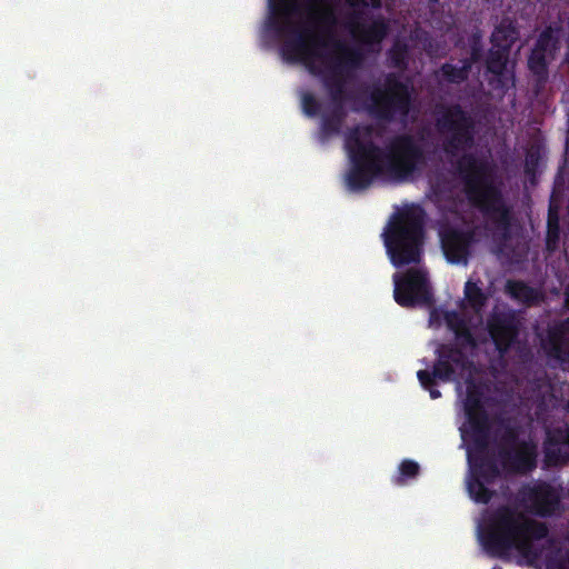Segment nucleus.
I'll use <instances>...</instances> for the list:
<instances>
[{
  "instance_id": "obj_1",
  "label": "nucleus",
  "mask_w": 569,
  "mask_h": 569,
  "mask_svg": "<svg viewBox=\"0 0 569 569\" xmlns=\"http://www.w3.org/2000/svg\"><path fill=\"white\" fill-rule=\"evenodd\" d=\"M306 10V20L292 21L291 17L301 13L296 0H269L266 29L282 40L281 54L286 61L301 62L310 73L320 77L322 84L339 83L341 90H347L351 71L365 59L363 52L333 38L337 18L331 9L318 8L316 0H308Z\"/></svg>"
},
{
  "instance_id": "obj_2",
  "label": "nucleus",
  "mask_w": 569,
  "mask_h": 569,
  "mask_svg": "<svg viewBox=\"0 0 569 569\" xmlns=\"http://www.w3.org/2000/svg\"><path fill=\"white\" fill-rule=\"evenodd\" d=\"M463 410L467 427L462 429L472 448L468 451L469 477L467 489L472 500L488 503L495 491L488 486L507 473L526 475L537 467V448L532 442L520 440L519 432L506 426L497 442L496 457L489 453L491 423L483 406V389L473 379H468Z\"/></svg>"
},
{
  "instance_id": "obj_3",
  "label": "nucleus",
  "mask_w": 569,
  "mask_h": 569,
  "mask_svg": "<svg viewBox=\"0 0 569 569\" xmlns=\"http://www.w3.org/2000/svg\"><path fill=\"white\" fill-rule=\"evenodd\" d=\"M371 133L370 126H355L346 133L345 148L351 162L347 173L350 190H366L378 178L408 181L426 164L425 150L413 136L397 134L381 148L373 142Z\"/></svg>"
},
{
  "instance_id": "obj_4",
  "label": "nucleus",
  "mask_w": 569,
  "mask_h": 569,
  "mask_svg": "<svg viewBox=\"0 0 569 569\" xmlns=\"http://www.w3.org/2000/svg\"><path fill=\"white\" fill-rule=\"evenodd\" d=\"M548 535L546 523L527 517L513 507L502 505L487 516L480 540L491 557L503 559L511 550H516L528 563H533L542 553L535 542Z\"/></svg>"
},
{
  "instance_id": "obj_5",
  "label": "nucleus",
  "mask_w": 569,
  "mask_h": 569,
  "mask_svg": "<svg viewBox=\"0 0 569 569\" xmlns=\"http://www.w3.org/2000/svg\"><path fill=\"white\" fill-rule=\"evenodd\" d=\"M456 169L470 204L493 224L503 240L509 239L511 208L507 204L500 188L492 182L487 162L478 159L473 153H463L457 160Z\"/></svg>"
},
{
  "instance_id": "obj_6",
  "label": "nucleus",
  "mask_w": 569,
  "mask_h": 569,
  "mask_svg": "<svg viewBox=\"0 0 569 569\" xmlns=\"http://www.w3.org/2000/svg\"><path fill=\"white\" fill-rule=\"evenodd\" d=\"M448 326L455 333V341L439 343L435 353L437 356L432 371L419 370L417 378L421 387L427 390L431 399L441 397L437 388V380L449 382L459 381L471 372L473 362L463 351L465 348H475L476 339L466 321L457 313L448 318Z\"/></svg>"
},
{
  "instance_id": "obj_7",
  "label": "nucleus",
  "mask_w": 569,
  "mask_h": 569,
  "mask_svg": "<svg viewBox=\"0 0 569 569\" xmlns=\"http://www.w3.org/2000/svg\"><path fill=\"white\" fill-rule=\"evenodd\" d=\"M423 211L406 209L395 213L385 232L383 242L391 263L401 268L419 263L423 253Z\"/></svg>"
},
{
  "instance_id": "obj_8",
  "label": "nucleus",
  "mask_w": 569,
  "mask_h": 569,
  "mask_svg": "<svg viewBox=\"0 0 569 569\" xmlns=\"http://www.w3.org/2000/svg\"><path fill=\"white\" fill-rule=\"evenodd\" d=\"M415 89L409 80H402L401 74L389 72L383 82L375 87L369 96L368 112L385 122L406 120L413 107Z\"/></svg>"
},
{
  "instance_id": "obj_9",
  "label": "nucleus",
  "mask_w": 569,
  "mask_h": 569,
  "mask_svg": "<svg viewBox=\"0 0 569 569\" xmlns=\"http://www.w3.org/2000/svg\"><path fill=\"white\" fill-rule=\"evenodd\" d=\"M440 133H447L442 149L448 157L471 149L475 144V121L459 103L441 106L436 120Z\"/></svg>"
},
{
  "instance_id": "obj_10",
  "label": "nucleus",
  "mask_w": 569,
  "mask_h": 569,
  "mask_svg": "<svg viewBox=\"0 0 569 569\" xmlns=\"http://www.w3.org/2000/svg\"><path fill=\"white\" fill-rule=\"evenodd\" d=\"M395 301L405 308L418 305H430L433 301L427 272L420 269H408L405 273L393 274Z\"/></svg>"
},
{
  "instance_id": "obj_11",
  "label": "nucleus",
  "mask_w": 569,
  "mask_h": 569,
  "mask_svg": "<svg viewBox=\"0 0 569 569\" xmlns=\"http://www.w3.org/2000/svg\"><path fill=\"white\" fill-rule=\"evenodd\" d=\"M561 27L547 26L538 36L528 57V69L538 84H545L549 77V64L560 49Z\"/></svg>"
},
{
  "instance_id": "obj_12",
  "label": "nucleus",
  "mask_w": 569,
  "mask_h": 569,
  "mask_svg": "<svg viewBox=\"0 0 569 569\" xmlns=\"http://www.w3.org/2000/svg\"><path fill=\"white\" fill-rule=\"evenodd\" d=\"M330 99V108L323 112L320 121V136L323 140L341 133L348 116L346 102L351 100L347 90H341L339 83L322 84Z\"/></svg>"
},
{
  "instance_id": "obj_13",
  "label": "nucleus",
  "mask_w": 569,
  "mask_h": 569,
  "mask_svg": "<svg viewBox=\"0 0 569 569\" xmlns=\"http://www.w3.org/2000/svg\"><path fill=\"white\" fill-rule=\"evenodd\" d=\"M519 496L530 512L539 517H550L560 509V493L547 481H537L522 487Z\"/></svg>"
},
{
  "instance_id": "obj_14",
  "label": "nucleus",
  "mask_w": 569,
  "mask_h": 569,
  "mask_svg": "<svg viewBox=\"0 0 569 569\" xmlns=\"http://www.w3.org/2000/svg\"><path fill=\"white\" fill-rule=\"evenodd\" d=\"M487 330L498 352L505 355L518 340L520 321L512 310L493 311L487 319Z\"/></svg>"
},
{
  "instance_id": "obj_15",
  "label": "nucleus",
  "mask_w": 569,
  "mask_h": 569,
  "mask_svg": "<svg viewBox=\"0 0 569 569\" xmlns=\"http://www.w3.org/2000/svg\"><path fill=\"white\" fill-rule=\"evenodd\" d=\"M440 242L443 254L450 263L467 264L476 242V232L473 229L447 227L440 232Z\"/></svg>"
},
{
  "instance_id": "obj_16",
  "label": "nucleus",
  "mask_w": 569,
  "mask_h": 569,
  "mask_svg": "<svg viewBox=\"0 0 569 569\" xmlns=\"http://www.w3.org/2000/svg\"><path fill=\"white\" fill-rule=\"evenodd\" d=\"M361 13L353 12L347 22L351 36L367 47L380 46L389 32V24L383 17L373 19L369 24L361 21Z\"/></svg>"
},
{
  "instance_id": "obj_17",
  "label": "nucleus",
  "mask_w": 569,
  "mask_h": 569,
  "mask_svg": "<svg viewBox=\"0 0 569 569\" xmlns=\"http://www.w3.org/2000/svg\"><path fill=\"white\" fill-rule=\"evenodd\" d=\"M543 451L548 466L556 467L569 461V427L567 425L547 430Z\"/></svg>"
},
{
  "instance_id": "obj_18",
  "label": "nucleus",
  "mask_w": 569,
  "mask_h": 569,
  "mask_svg": "<svg viewBox=\"0 0 569 569\" xmlns=\"http://www.w3.org/2000/svg\"><path fill=\"white\" fill-rule=\"evenodd\" d=\"M509 52L498 48H492L488 52L486 69L491 74L489 83L496 90L507 91L509 87L515 84L513 74L507 70Z\"/></svg>"
},
{
  "instance_id": "obj_19",
  "label": "nucleus",
  "mask_w": 569,
  "mask_h": 569,
  "mask_svg": "<svg viewBox=\"0 0 569 569\" xmlns=\"http://www.w3.org/2000/svg\"><path fill=\"white\" fill-rule=\"evenodd\" d=\"M543 348L549 358L569 363V317L559 327L548 331Z\"/></svg>"
},
{
  "instance_id": "obj_20",
  "label": "nucleus",
  "mask_w": 569,
  "mask_h": 569,
  "mask_svg": "<svg viewBox=\"0 0 569 569\" xmlns=\"http://www.w3.org/2000/svg\"><path fill=\"white\" fill-rule=\"evenodd\" d=\"M506 293L513 300L525 305L533 306L540 301V292L522 280H508L506 282Z\"/></svg>"
},
{
  "instance_id": "obj_21",
  "label": "nucleus",
  "mask_w": 569,
  "mask_h": 569,
  "mask_svg": "<svg viewBox=\"0 0 569 569\" xmlns=\"http://www.w3.org/2000/svg\"><path fill=\"white\" fill-rule=\"evenodd\" d=\"M519 31L510 20H502L491 34V43L493 48L510 51L515 42L518 40Z\"/></svg>"
},
{
  "instance_id": "obj_22",
  "label": "nucleus",
  "mask_w": 569,
  "mask_h": 569,
  "mask_svg": "<svg viewBox=\"0 0 569 569\" xmlns=\"http://www.w3.org/2000/svg\"><path fill=\"white\" fill-rule=\"evenodd\" d=\"M460 62L461 66L445 62L439 69L441 79L453 84H460L466 81L471 70V66L463 59Z\"/></svg>"
},
{
  "instance_id": "obj_23",
  "label": "nucleus",
  "mask_w": 569,
  "mask_h": 569,
  "mask_svg": "<svg viewBox=\"0 0 569 569\" xmlns=\"http://www.w3.org/2000/svg\"><path fill=\"white\" fill-rule=\"evenodd\" d=\"M560 242V224L559 217L556 210L549 209L548 222H547V234H546V248L548 251H555L558 249Z\"/></svg>"
},
{
  "instance_id": "obj_24",
  "label": "nucleus",
  "mask_w": 569,
  "mask_h": 569,
  "mask_svg": "<svg viewBox=\"0 0 569 569\" xmlns=\"http://www.w3.org/2000/svg\"><path fill=\"white\" fill-rule=\"evenodd\" d=\"M465 298L468 301L469 306L476 311H480L487 303L488 297L482 291V289L478 286L477 282L468 280L465 283Z\"/></svg>"
},
{
  "instance_id": "obj_25",
  "label": "nucleus",
  "mask_w": 569,
  "mask_h": 569,
  "mask_svg": "<svg viewBox=\"0 0 569 569\" xmlns=\"http://www.w3.org/2000/svg\"><path fill=\"white\" fill-rule=\"evenodd\" d=\"M390 64L399 70H406L409 64V48L407 43L397 41L388 52Z\"/></svg>"
},
{
  "instance_id": "obj_26",
  "label": "nucleus",
  "mask_w": 569,
  "mask_h": 569,
  "mask_svg": "<svg viewBox=\"0 0 569 569\" xmlns=\"http://www.w3.org/2000/svg\"><path fill=\"white\" fill-rule=\"evenodd\" d=\"M398 470L399 473L393 478V482L398 486H402L408 479H412L418 476L420 467L416 461L406 459L401 461Z\"/></svg>"
},
{
  "instance_id": "obj_27",
  "label": "nucleus",
  "mask_w": 569,
  "mask_h": 569,
  "mask_svg": "<svg viewBox=\"0 0 569 569\" xmlns=\"http://www.w3.org/2000/svg\"><path fill=\"white\" fill-rule=\"evenodd\" d=\"M468 41L470 48V57L466 58L465 60L472 67L473 63L479 62L482 58L483 44L481 32L479 30L472 32Z\"/></svg>"
},
{
  "instance_id": "obj_28",
  "label": "nucleus",
  "mask_w": 569,
  "mask_h": 569,
  "mask_svg": "<svg viewBox=\"0 0 569 569\" xmlns=\"http://www.w3.org/2000/svg\"><path fill=\"white\" fill-rule=\"evenodd\" d=\"M301 107L306 116L313 118L320 114L321 103L311 92L301 96Z\"/></svg>"
},
{
  "instance_id": "obj_29",
  "label": "nucleus",
  "mask_w": 569,
  "mask_h": 569,
  "mask_svg": "<svg viewBox=\"0 0 569 569\" xmlns=\"http://www.w3.org/2000/svg\"><path fill=\"white\" fill-rule=\"evenodd\" d=\"M539 153L538 151L530 150L526 156L525 170L527 173L532 172L538 166Z\"/></svg>"
},
{
  "instance_id": "obj_30",
  "label": "nucleus",
  "mask_w": 569,
  "mask_h": 569,
  "mask_svg": "<svg viewBox=\"0 0 569 569\" xmlns=\"http://www.w3.org/2000/svg\"><path fill=\"white\" fill-rule=\"evenodd\" d=\"M549 569H569V550L566 551L561 559H550L548 561Z\"/></svg>"
},
{
  "instance_id": "obj_31",
  "label": "nucleus",
  "mask_w": 569,
  "mask_h": 569,
  "mask_svg": "<svg viewBox=\"0 0 569 569\" xmlns=\"http://www.w3.org/2000/svg\"><path fill=\"white\" fill-rule=\"evenodd\" d=\"M370 1H371L372 8L379 9L381 7L380 0H370Z\"/></svg>"
},
{
  "instance_id": "obj_32",
  "label": "nucleus",
  "mask_w": 569,
  "mask_h": 569,
  "mask_svg": "<svg viewBox=\"0 0 569 569\" xmlns=\"http://www.w3.org/2000/svg\"><path fill=\"white\" fill-rule=\"evenodd\" d=\"M566 306L569 309V290L566 291V299H565Z\"/></svg>"
},
{
  "instance_id": "obj_33",
  "label": "nucleus",
  "mask_w": 569,
  "mask_h": 569,
  "mask_svg": "<svg viewBox=\"0 0 569 569\" xmlns=\"http://www.w3.org/2000/svg\"><path fill=\"white\" fill-rule=\"evenodd\" d=\"M361 6L367 7V6H368V3H367L365 0H362V1H361Z\"/></svg>"
},
{
  "instance_id": "obj_34",
  "label": "nucleus",
  "mask_w": 569,
  "mask_h": 569,
  "mask_svg": "<svg viewBox=\"0 0 569 569\" xmlns=\"http://www.w3.org/2000/svg\"><path fill=\"white\" fill-rule=\"evenodd\" d=\"M567 410L569 411V401L567 402Z\"/></svg>"
}]
</instances>
